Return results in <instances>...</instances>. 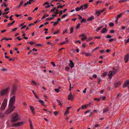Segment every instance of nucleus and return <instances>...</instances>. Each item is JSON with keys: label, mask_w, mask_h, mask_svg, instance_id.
<instances>
[{"label": "nucleus", "mask_w": 129, "mask_h": 129, "mask_svg": "<svg viewBox=\"0 0 129 129\" xmlns=\"http://www.w3.org/2000/svg\"><path fill=\"white\" fill-rule=\"evenodd\" d=\"M11 97L9 101V108L6 113V114L10 113L15 108V107L13 106V105L15 103L16 96L15 95H13V96Z\"/></svg>", "instance_id": "nucleus-1"}, {"label": "nucleus", "mask_w": 129, "mask_h": 129, "mask_svg": "<svg viewBox=\"0 0 129 129\" xmlns=\"http://www.w3.org/2000/svg\"><path fill=\"white\" fill-rule=\"evenodd\" d=\"M20 119V118L18 114L17 113H15L12 116L11 122L12 123H14L19 120Z\"/></svg>", "instance_id": "nucleus-2"}, {"label": "nucleus", "mask_w": 129, "mask_h": 129, "mask_svg": "<svg viewBox=\"0 0 129 129\" xmlns=\"http://www.w3.org/2000/svg\"><path fill=\"white\" fill-rule=\"evenodd\" d=\"M118 68L117 67H114L113 68L112 72L110 71L108 75L111 76L112 75L114 76L116 73L118 72Z\"/></svg>", "instance_id": "nucleus-3"}, {"label": "nucleus", "mask_w": 129, "mask_h": 129, "mask_svg": "<svg viewBox=\"0 0 129 129\" xmlns=\"http://www.w3.org/2000/svg\"><path fill=\"white\" fill-rule=\"evenodd\" d=\"M17 90V88L16 86L15 85H14L13 86L10 93V95L11 96H12L13 95H15Z\"/></svg>", "instance_id": "nucleus-4"}, {"label": "nucleus", "mask_w": 129, "mask_h": 129, "mask_svg": "<svg viewBox=\"0 0 129 129\" xmlns=\"http://www.w3.org/2000/svg\"><path fill=\"white\" fill-rule=\"evenodd\" d=\"M7 100L5 99L4 100L3 102L2 103L1 108V109L2 110H4L5 108L7 105Z\"/></svg>", "instance_id": "nucleus-5"}, {"label": "nucleus", "mask_w": 129, "mask_h": 129, "mask_svg": "<svg viewBox=\"0 0 129 129\" xmlns=\"http://www.w3.org/2000/svg\"><path fill=\"white\" fill-rule=\"evenodd\" d=\"M24 122L23 121H21L16 122L13 124L12 125V127H18L20 126L23 124Z\"/></svg>", "instance_id": "nucleus-6"}, {"label": "nucleus", "mask_w": 129, "mask_h": 129, "mask_svg": "<svg viewBox=\"0 0 129 129\" xmlns=\"http://www.w3.org/2000/svg\"><path fill=\"white\" fill-rule=\"evenodd\" d=\"M9 89V88L8 87L6 89L3 90L1 92V95L2 96H3L6 94L8 92Z\"/></svg>", "instance_id": "nucleus-7"}, {"label": "nucleus", "mask_w": 129, "mask_h": 129, "mask_svg": "<svg viewBox=\"0 0 129 129\" xmlns=\"http://www.w3.org/2000/svg\"><path fill=\"white\" fill-rule=\"evenodd\" d=\"M127 86H128V90H129V80H128L125 81V83L123 84V88H125Z\"/></svg>", "instance_id": "nucleus-8"}, {"label": "nucleus", "mask_w": 129, "mask_h": 129, "mask_svg": "<svg viewBox=\"0 0 129 129\" xmlns=\"http://www.w3.org/2000/svg\"><path fill=\"white\" fill-rule=\"evenodd\" d=\"M129 58V54L127 53L124 57L125 62V63L127 62Z\"/></svg>", "instance_id": "nucleus-9"}, {"label": "nucleus", "mask_w": 129, "mask_h": 129, "mask_svg": "<svg viewBox=\"0 0 129 129\" xmlns=\"http://www.w3.org/2000/svg\"><path fill=\"white\" fill-rule=\"evenodd\" d=\"M74 96L72 95V93L70 92L68 95V100H72L74 98Z\"/></svg>", "instance_id": "nucleus-10"}, {"label": "nucleus", "mask_w": 129, "mask_h": 129, "mask_svg": "<svg viewBox=\"0 0 129 129\" xmlns=\"http://www.w3.org/2000/svg\"><path fill=\"white\" fill-rule=\"evenodd\" d=\"M121 84L120 81H118L116 82L114 84V87H118Z\"/></svg>", "instance_id": "nucleus-11"}, {"label": "nucleus", "mask_w": 129, "mask_h": 129, "mask_svg": "<svg viewBox=\"0 0 129 129\" xmlns=\"http://www.w3.org/2000/svg\"><path fill=\"white\" fill-rule=\"evenodd\" d=\"M29 107L30 108V110L31 111V112L33 113V114H35V112L34 111V109L33 107V106H29Z\"/></svg>", "instance_id": "nucleus-12"}, {"label": "nucleus", "mask_w": 129, "mask_h": 129, "mask_svg": "<svg viewBox=\"0 0 129 129\" xmlns=\"http://www.w3.org/2000/svg\"><path fill=\"white\" fill-rule=\"evenodd\" d=\"M83 6H81L80 8L77 7L75 9V10L77 11H79L80 10L82 9V10H83Z\"/></svg>", "instance_id": "nucleus-13"}, {"label": "nucleus", "mask_w": 129, "mask_h": 129, "mask_svg": "<svg viewBox=\"0 0 129 129\" xmlns=\"http://www.w3.org/2000/svg\"><path fill=\"white\" fill-rule=\"evenodd\" d=\"M70 63L69 64V66L71 67V68H72L74 67V64L71 60H70Z\"/></svg>", "instance_id": "nucleus-14"}, {"label": "nucleus", "mask_w": 129, "mask_h": 129, "mask_svg": "<svg viewBox=\"0 0 129 129\" xmlns=\"http://www.w3.org/2000/svg\"><path fill=\"white\" fill-rule=\"evenodd\" d=\"M107 30L106 29V28H103L101 31V33H104L107 31Z\"/></svg>", "instance_id": "nucleus-15"}, {"label": "nucleus", "mask_w": 129, "mask_h": 129, "mask_svg": "<svg viewBox=\"0 0 129 129\" xmlns=\"http://www.w3.org/2000/svg\"><path fill=\"white\" fill-rule=\"evenodd\" d=\"M94 19V17L93 16H92L88 18L87 19V21H91Z\"/></svg>", "instance_id": "nucleus-16"}, {"label": "nucleus", "mask_w": 129, "mask_h": 129, "mask_svg": "<svg viewBox=\"0 0 129 129\" xmlns=\"http://www.w3.org/2000/svg\"><path fill=\"white\" fill-rule=\"evenodd\" d=\"M109 109V107H108L107 108H106L104 109L103 110V113H105V112H108V111H109V109Z\"/></svg>", "instance_id": "nucleus-17"}, {"label": "nucleus", "mask_w": 129, "mask_h": 129, "mask_svg": "<svg viewBox=\"0 0 129 129\" xmlns=\"http://www.w3.org/2000/svg\"><path fill=\"white\" fill-rule=\"evenodd\" d=\"M82 6H83V9H85L87 8L88 6V4H86L84 5H82Z\"/></svg>", "instance_id": "nucleus-18"}, {"label": "nucleus", "mask_w": 129, "mask_h": 129, "mask_svg": "<svg viewBox=\"0 0 129 129\" xmlns=\"http://www.w3.org/2000/svg\"><path fill=\"white\" fill-rule=\"evenodd\" d=\"M33 2V0H29V1H27V3L28 4H30L32 2Z\"/></svg>", "instance_id": "nucleus-19"}, {"label": "nucleus", "mask_w": 129, "mask_h": 129, "mask_svg": "<svg viewBox=\"0 0 129 129\" xmlns=\"http://www.w3.org/2000/svg\"><path fill=\"white\" fill-rule=\"evenodd\" d=\"M101 13V11H96V14L98 16Z\"/></svg>", "instance_id": "nucleus-20"}, {"label": "nucleus", "mask_w": 129, "mask_h": 129, "mask_svg": "<svg viewBox=\"0 0 129 129\" xmlns=\"http://www.w3.org/2000/svg\"><path fill=\"white\" fill-rule=\"evenodd\" d=\"M103 27V26H100L98 27L97 28L96 30V31L98 32Z\"/></svg>", "instance_id": "nucleus-21"}, {"label": "nucleus", "mask_w": 129, "mask_h": 129, "mask_svg": "<svg viewBox=\"0 0 129 129\" xmlns=\"http://www.w3.org/2000/svg\"><path fill=\"white\" fill-rule=\"evenodd\" d=\"M122 14V13H121L120 14L118 15L117 16L116 19H118V18H119L120 17H121V16Z\"/></svg>", "instance_id": "nucleus-22"}, {"label": "nucleus", "mask_w": 129, "mask_h": 129, "mask_svg": "<svg viewBox=\"0 0 129 129\" xmlns=\"http://www.w3.org/2000/svg\"><path fill=\"white\" fill-rule=\"evenodd\" d=\"M49 16V15H48L45 14V15H44L41 18V19H43L44 18H45Z\"/></svg>", "instance_id": "nucleus-23"}, {"label": "nucleus", "mask_w": 129, "mask_h": 129, "mask_svg": "<svg viewBox=\"0 0 129 129\" xmlns=\"http://www.w3.org/2000/svg\"><path fill=\"white\" fill-rule=\"evenodd\" d=\"M87 105H85L82 106L81 108L82 109H85L87 108Z\"/></svg>", "instance_id": "nucleus-24"}, {"label": "nucleus", "mask_w": 129, "mask_h": 129, "mask_svg": "<svg viewBox=\"0 0 129 129\" xmlns=\"http://www.w3.org/2000/svg\"><path fill=\"white\" fill-rule=\"evenodd\" d=\"M57 101L58 102L59 105H61V106L62 105V104L60 102V101L58 100H57Z\"/></svg>", "instance_id": "nucleus-25"}, {"label": "nucleus", "mask_w": 129, "mask_h": 129, "mask_svg": "<svg viewBox=\"0 0 129 129\" xmlns=\"http://www.w3.org/2000/svg\"><path fill=\"white\" fill-rule=\"evenodd\" d=\"M73 28H74L73 27H71L70 32V34H71L73 33Z\"/></svg>", "instance_id": "nucleus-26"}, {"label": "nucleus", "mask_w": 129, "mask_h": 129, "mask_svg": "<svg viewBox=\"0 0 129 129\" xmlns=\"http://www.w3.org/2000/svg\"><path fill=\"white\" fill-rule=\"evenodd\" d=\"M31 84H34L36 85H37V83L34 81H32L31 82Z\"/></svg>", "instance_id": "nucleus-27"}, {"label": "nucleus", "mask_w": 129, "mask_h": 129, "mask_svg": "<svg viewBox=\"0 0 129 129\" xmlns=\"http://www.w3.org/2000/svg\"><path fill=\"white\" fill-rule=\"evenodd\" d=\"M39 102L41 103L43 105H44V102L41 100H39Z\"/></svg>", "instance_id": "nucleus-28"}, {"label": "nucleus", "mask_w": 129, "mask_h": 129, "mask_svg": "<svg viewBox=\"0 0 129 129\" xmlns=\"http://www.w3.org/2000/svg\"><path fill=\"white\" fill-rule=\"evenodd\" d=\"M83 22H86V19L84 18L82 19L81 20V23H82Z\"/></svg>", "instance_id": "nucleus-29"}, {"label": "nucleus", "mask_w": 129, "mask_h": 129, "mask_svg": "<svg viewBox=\"0 0 129 129\" xmlns=\"http://www.w3.org/2000/svg\"><path fill=\"white\" fill-rule=\"evenodd\" d=\"M14 22H15V21L14 20H13L12 21V22L11 23H9L8 24V27H9V25H12V24H14Z\"/></svg>", "instance_id": "nucleus-30"}, {"label": "nucleus", "mask_w": 129, "mask_h": 129, "mask_svg": "<svg viewBox=\"0 0 129 129\" xmlns=\"http://www.w3.org/2000/svg\"><path fill=\"white\" fill-rule=\"evenodd\" d=\"M4 116V114L2 113H0V117L1 118H3Z\"/></svg>", "instance_id": "nucleus-31"}, {"label": "nucleus", "mask_w": 129, "mask_h": 129, "mask_svg": "<svg viewBox=\"0 0 129 129\" xmlns=\"http://www.w3.org/2000/svg\"><path fill=\"white\" fill-rule=\"evenodd\" d=\"M85 56H91V54L90 53H85Z\"/></svg>", "instance_id": "nucleus-32"}, {"label": "nucleus", "mask_w": 129, "mask_h": 129, "mask_svg": "<svg viewBox=\"0 0 129 129\" xmlns=\"http://www.w3.org/2000/svg\"><path fill=\"white\" fill-rule=\"evenodd\" d=\"M56 9V7H54L53 9H52L50 11V12H54L55 10Z\"/></svg>", "instance_id": "nucleus-33"}, {"label": "nucleus", "mask_w": 129, "mask_h": 129, "mask_svg": "<svg viewBox=\"0 0 129 129\" xmlns=\"http://www.w3.org/2000/svg\"><path fill=\"white\" fill-rule=\"evenodd\" d=\"M54 18V17H51V18H48L47 19V20H51Z\"/></svg>", "instance_id": "nucleus-34"}, {"label": "nucleus", "mask_w": 129, "mask_h": 129, "mask_svg": "<svg viewBox=\"0 0 129 129\" xmlns=\"http://www.w3.org/2000/svg\"><path fill=\"white\" fill-rule=\"evenodd\" d=\"M68 15V14H64L62 16L61 18L62 19L63 18H64L65 17L67 16Z\"/></svg>", "instance_id": "nucleus-35"}, {"label": "nucleus", "mask_w": 129, "mask_h": 129, "mask_svg": "<svg viewBox=\"0 0 129 129\" xmlns=\"http://www.w3.org/2000/svg\"><path fill=\"white\" fill-rule=\"evenodd\" d=\"M87 38V37L85 36H84L83 38H81V40L82 41H84L85 39Z\"/></svg>", "instance_id": "nucleus-36"}, {"label": "nucleus", "mask_w": 129, "mask_h": 129, "mask_svg": "<svg viewBox=\"0 0 129 129\" xmlns=\"http://www.w3.org/2000/svg\"><path fill=\"white\" fill-rule=\"evenodd\" d=\"M67 43V42L66 41H64V42H61V43H60V45H63L64 44H66V43Z\"/></svg>", "instance_id": "nucleus-37"}, {"label": "nucleus", "mask_w": 129, "mask_h": 129, "mask_svg": "<svg viewBox=\"0 0 129 129\" xmlns=\"http://www.w3.org/2000/svg\"><path fill=\"white\" fill-rule=\"evenodd\" d=\"M114 24L113 23L111 22L109 24V25L111 26H114Z\"/></svg>", "instance_id": "nucleus-38"}, {"label": "nucleus", "mask_w": 129, "mask_h": 129, "mask_svg": "<svg viewBox=\"0 0 129 129\" xmlns=\"http://www.w3.org/2000/svg\"><path fill=\"white\" fill-rule=\"evenodd\" d=\"M55 91H56V92H58L59 91V89L58 88L55 89Z\"/></svg>", "instance_id": "nucleus-39"}, {"label": "nucleus", "mask_w": 129, "mask_h": 129, "mask_svg": "<svg viewBox=\"0 0 129 129\" xmlns=\"http://www.w3.org/2000/svg\"><path fill=\"white\" fill-rule=\"evenodd\" d=\"M129 42V38L127 40H125V44H126L127 43H128Z\"/></svg>", "instance_id": "nucleus-40"}, {"label": "nucleus", "mask_w": 129, "mask_h": 129, "mask_svg": "<svg viewBox=\"0 0 129 129\" xmlns=\"http://www.w3.org/2000/svg\"><path fill=\"white\" fill-rule=\"evenodd\" d=\"M80 24H78L76 26V28L77 29L79 28V27L80 26Z\"/></svg>", "instance_id": "nucleus-41"}, {"label": "nucleus", "mask_w": 129, "mask_h": 129, "mask_svg": "<svg viewBox=\"0 0 129 129\" xmlns=\"http://www.w3.org/2000/svg\"><path fill=\"white\" fill-rule=\"evenodd\" d=\"M100 99H98L97 98H95L94 99V100H95V101H100Z\"/></svg>", "instance_id": "nucleus-42"}, {"label": "nucleus", "mask_w": 129, "mask_h": 129, "mask_svg": "<svg viewBox=\"0 0 129 129\" xmlns=\"http://www.w3.org/2000/svg\"><path fill=\"white\" fill-rule=\"evenodd\" d=\"M112 36H111L110 35H108L107 37H106V38H111L112 37Z\"/></svg>", "instance_id": "nucleus-43"}, {"label": "nucleus", "mask_w": 129, "mask_h": 129, "mask_svg": "<svg viewBox=\"0 0 129 129\" xmlns=\"http://www.w3.org/2000/svg\"><path fill=\"white\" fill-rule=\"evenodd\" d=\"M34 43H35L34 42H27V43L28 44H30L31 45H32Z\"/></svg>", "instance_id": "nucleus-44"}, {"label": "nucleus", "mask_w": 129, "mask_h": 129, "mask_svg": "<svg viewBox=\"0 0 129 129\" xmlns=\"http://www.w3.org/2000/svg\"><path fill=\"white\" fill-rule=\"evenodd\" d=\"M59 31V30H58L57 31H56L54 33H53V34L54 35H55V34H58Z\"/></svg>", "instance_id": "nucleus-45"}, {"label": "nucleus", "mask_w": 129, "mask_h": 129, "mask_svg": "<svg viewBox=\"0 0 129 129\" xmlns=\"http://www.w3.org/2000/svg\"><path fill=\"white\" fill-rule=\"evenodd\" d=\"M58 24V22H57V21L56 22H54V24H53V25L54 26H55L57 24Z\"/></svg>", "instance_id": "nucleus-46"}, {"label": "nucleus", "mask_w": 129, "mask_h": 129, "mask_svg": "<svg viewBox=\"0 0 129 129\" xmlns=\"http://www.w3.org/2000/svg\"><path fill=\"white\" fill-rule=\"evenodd\" d=\"M69 113V111H67L65 112L64 114L65 115H66L67 114H68Z\"/></svg>", "instance_id": "nucleus-47"}, {"label": "nucleus", "mask_w": 129, "mask_h": 129, "mask_svg": "<svg viewBox=\"0 0 129 129\" xmlns=\"http://www.w3.org/2000/svg\"><path fill=\"white\" fill-rule=\"evenodd\" d=\"M60 8H62V6H61V5H60V6H57V9H59Z\"/></svg>", "instance_id": "nucleus-48"}, {"label": "nucleus", "mask_w": 129, "mask_h": 129, "mask_svg": "<svg viewBox=\"0 0 129 129\" xmlns=\"http://www.w3.org/2000/svg\"><path fill=\"white\" fill-rule=\"evenodd\" d=\"M17 28H14V29H13L12 30V31H16L17 29Z\"/></svg>", "instance_id": "nucleus-49"}, {"label": "nucleus", "mask_w": 129, "mask_h": 129, "mask_svg": "<svg viewBox=\"0 0 129 129\" xmlns=\"http://www.w3.org/2000/svg\"><path fill=\"white\" fill-rule=\"evenodd\" d=\"M7 70V69H5V68H3V69H2L1 70L2 71H6Z\"/></svg>", "instance_id": "nucleus-50"}, {"label": "nucleus", "mask_w": 129, "mask_h": 129, "mask_svg": "<svg viewBox=\"0 0 129 129\" xmlns=\"http://www.w3.org/2000/svg\"><path fill=\"white\" fill-rule=\"evenodd\" d=\"M56 12H55V13L56 14H58L59 13H58V11H59V10H58V9H56Z\"/></svg>", "instance_id": "nucleus-51"}, {"label": "nucleus", "mask_w": 129, "mask_h": 129, "mask_svg": "<svg viewBox=\"0 0 129 129\" xmlns=\"http://www.w3.org/2000/svg\"><path fill=\"white\" fill-rule=\"evenodd\" d=\"M66 70L67 71H69V70L70 68L69 67H66L65 68Z\"/></svg>", "instance_id": "nucleus-52"}, {"label": "nucleus", "mask_w": 129, "mask_h": 129, "mask_svg": "<svg viewBox=\"0 0 129 129\" xmlns=\"http://www.w3.org/2000/svg\"><path fill=\"white\" fill-rule=\"evenodd\" d=\"M51 63L54 67H55V64L54 62H51Z\"/></svg>", "instance_id": "nucleus-53"}, {"label": "nucleus", "mask_w": 129, "mask_h": 129, "mask_svg": "<svg viewBox=\"0 0 129 129\" xmlns=\"http://www.w3.org/2000/svg\"><path fill=\"white\" fill-rule=\"evenodd\" d=\"M58 112L57 111H54V114L55 115H57L58 114Z\"/></svg>", "instance_id": "nucleus-54"}, {"label": "nucleus", "mask_w": 129, "mask_h": 129, "mask_svg": "<svg viewBox=\"0 0 129 129\" xmlns=\"http://www.w3.org/2000/svg\"><path fill=\"white\" fill-rule=\"evenodd\" d=\"M9 10V8H6V9H5V10H4V11L5 12H6L7 11H8V10Z\"/></svg>", "instance_id": "nucleus-55"}, {"label": "nucleus", "mask_w": 129, "mask_h": 129, "mask_svg": "<svg viewBox=\"0 0 129 129\" xmlns=\"http://www.w3.org/2000/svg\"><path fill=\"white\" fill-rule=\"evenodd\" d=\"M26 27V25H24L21 28V29H23Z\"/></svg>", "instance_id": "nucleus-56"}, {"label": "nucleus", "mask_w": 129, "mask_h": 129, "mask_svg": "<svg viewBox=\"0 0 129 129\" xmlns=\"http://www.w3.org/2000/svg\"><path fill=\"white\" fill-rule=\"evenodd\" d=\"M36 98L37 99H39L40 98L38 97V95H37L36 94L34 95Z\"/></svg>", "instance_id": "nucleus-57"}, {"label": "nucleus", "mask_w": 129, "mask_h": 129, "mask_svg": "<svg viewBox=\"0 0 129 129\" xmlns=\"http://www.w3.org/2000/svg\"><path fill=\"white\" fill-rule=\"evenodd\" d=\"M71 107L70 106V107H67V111H69V109H70Z\"/></svg>", "instance_id": "nucleus-58"}, {"label": "nucleus", "mask_w": 129, "mask_h": 129, "mask_svg": "<svg viewBox=\"0 0 129 129\" xmlns=\"http://www.w3.org/2000/svg\"><path fill=\"white\" fill-rule=\"evenodd\" d=\"M98 84H99V83H100V82L101 81V79L100 78H99L98 79Z\"/></svg>", "instance_id": "nucleus-59"}, {"label": "nucleus", "mask_w": 129, "mask_h": 129, "mask_svg": "<svg viewBox=\"0 0 129 129\" xmlns=\"http://www.w3.org/2000/svg\"><path fill=\"white\" fill-rule=\"evenodd\" d=\"M102 3V2L101 1H98L96 2V4L98 5V3Z\"/></svg>", "instance_id": "nucleus-60"}, {"label": "nucleus", "mask_w": 129, "mask_h": 129, "mask_svg": "<svg viewBox=\"0 0 129 129\" xmlns=\"http://www.w3.org/2000/svg\"><path fill=\"white\" fill-rule=\"evenodd\" d=\"M97 77V75L95 74L93 76V78H96Z\"/></svg>", "instance_id": "nucleus-61"}, {"label": "nucleus", "mask_w": 129, "mask_h": 129, "mask_svg": "<svg viewBox=\"0 0 129 129\" xmlns=\"http://www.w3.org/2000/svg\"><path fill=\"white\" fill-rule=\"evenodd\" d=\"M51 37V36H48V37H46V39L48 40Z\"/></svg>", "instance_id": "nucleus-62"}, {"label": "nucleus", "mask_w": 129, "mask_h": 129, "mask_svg": "<svg viewBox=\"0 0 129 129\" xmlns=\"http://www.w3.org/2000/svg\"><path fill=\"white\" fill-rule=\"evenodd\" d=\"M13 16V15H11L9 19L11 20H13V19L12 18V17Z\"/></svg>", "instance_id": "nucleus-63"}, {"label": "nucleus", "mask_w": 129, "mask_h": 129, "mask_svg": "<svg viewBox=\"0 0 129 129\" xmlns=\"http://www.w3.org/2000/svg\"><path fill=\"white\" fill-rule=\"evenodd\" d=\"M28 19L29 20H31L33 19V18L31 17H30L28 18Z\"/></svg>", "instance_id": "nucleus-64"}]
</instances>
